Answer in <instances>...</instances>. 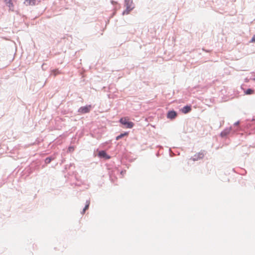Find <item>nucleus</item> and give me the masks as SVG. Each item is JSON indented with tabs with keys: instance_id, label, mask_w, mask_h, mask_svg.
I'll return each mask as SVG.
<instances>
[{
	"instance_id": "obj_19",
	"label": "nucleus",
	"mask_w": 255,
	"mask_h": 255,
	"mask_svg": "<svg viewBox=\"0 0 255 255\" xmlns=\"http://www.w3.org/2000/svg\"><path fill=\"white\" fill-rule=\"evenodd\" d=\"M111 2H112V4H114V3H116V2H115V1H113V0H112V1H111Z\"/></svg>"
},
{
	"instance_id": "obj_4",
	"label": "nucleus",
	"mask_w": 255,
	"mask_h": 255,
	"mask_svg": "<svg viewBox=\"0 0 255 255\" xmlns=\"http://www.w3.org/2000/svg\"><path fill=\"white\" fill-rule=\"evenodd\" d=\"M177 113L175 111L172 110L170 111L167 113V118L170 120H173L177 117Z\"/></svg>"
},
{
	"instance_id": "obj_2",
	"label": "nucleus",
	"mask_w": 255,
	"mask_h": 255,
	"mask_svg": "<svg viewBox=\"0 0 255 255\" xmlns=\"http://www.w3.org/2000/svg\"><path fill=\"white\" fill-rule=\"evenodd\" d=\"M91 108L92 106L90 105L81 107L78 109V112L80 114L88 113L91 111Z\"/></svg>"
},
{
	"instance_id": "obj_9",
	"label": "nucleus",
	"mask_w": 255,
	"mask_h": 255,
	"mask_svg": "<svg viewBox=\"0 0 255 255\" xmlns=\"http://www.w3.org/2000/svg\"><path fill=\"white\" fill-rule=\"evenodd\" d=\"M24 3L26 5H34L36 4V0H25Z\"/></svg>"
},
{
	"instance_id": "obj_1",
	"label": "nucleus",
	"mask_w": 255,
	"mask_h": 255,
	"mask_svg": "<svg viewBox=\"0 0 255 255\" xmlns=\"http://www.w3.org/2000/svg\"><path fill=\"white\" fill-rule=\"evenodd\" d=\"M125 6L126 7V8L122 13L123 15L128 14L135 7L132 0H125Z\"/></svg>"
},
{
	"instance_id": "obj_14",
	"label": "nucleus",
	"mask_w": 255,
	"mask_h": 255,
	"mask_svg": "<svg viewBox=\"0 0 255 255\" xmlns=\"http://www.w3.org/2000/svg\"><path fill=\"white\" fill-rule=\"evenodd\" d=\"M54 159L53 157H48L45 159V162L46 164H49L51 162V161Z\"/></svg>"
},
{
	"instance_id": "obj_20",
	"label": "nucleus",
	"mask_w": 255,
	"mask_h": 255,
	"mask_svg": "<svg viewBox=\"0 0 255 255\" xmlns=\"http://www.w3.org/2000/svg\"><path fill=\"white\" fill-rule=\"evenodd\" d=\"M254 80L255 81V78L254 79Z\"/></svg>"
},
{
	"instance_id": "obj_6",
	"label": "nucleus",
	"mask_w": 255,
	"mask_h": 255,
	"mask_svg": "<svg viewBox=\"0 0 255 255\" xmlns=\"http://www.w3.org/2000/svg\"><path fill=\"white\" fill-rule=\"evenodd\" d=\"M231 130H232V127L225 128L224 130H223L221 132V133H220L221 136L222 137H226L227 136V135H228L230 133Z\"/></svg>"
},
{
	"instance_id": "obj_7",
	"label": "nucleus",
	"mask_w": 255,
	"mask_h": 255,
	"mask_svg": "<svg viewBox=\"0 0 255 255\" xmlns=\"http://www.w3.org/2000/svg\"><path fill=\"white\" fill-rule=\"evenodd\" d=\"M98 156L100 158H103L105 159H110V156L107 154L106 152L104 150H101L98 153Z\"/></svg>"
},
{
	"instance_id": "obj_13",
	"label": "nucleus",
	"mask_w": 255,
	"mask_h": 255,
	"mask_svg": "<svg viewBox=\"0 0 255 255\" xmlns=\"http://www.w3.org/2000/svg\"><path fill=\"white\" fill-rule=\"evenodd\" d=\"M246 95H251L254 93V90L252 89H248L245 92Z\"/></svg>"
},
{
	"instance_id": "obj_18",
	"label": "nucleus",
	"mask_w": 255,
	"mask_h": 255,
	"mask_svg": "<svg viewBox=\"0 0 255 255\" xmlns=\"http://www.w3.org/2000/svg\"><path fill=\"white\" fill-rule=\"evenodd\" d=\"M73 150H74V148L73 147L70 146L69 147V150L70 151H73Z\"/></svg>"
},
{
	"instance_id": "obj_8",
	"label": "nucleus",
	"mask_w": 255,
	"mask_h": 255,
	"mask_svg": "<svg viewBox=\"0 0 255 255\" xmlns=\"http://www.w3.org/2000/svg\"><path fill=\"white\" fill-rule=\"evenodd\" d=\"M191 111V106L186 105L183 107L181 109V111L184 114H187L190 112Z\"/></svg>"
},
{
	"instance_id": "obj_12",
	"label": "nucleus",
	"mask_w": 255,
	"mask_h": 255,
	"mask_svg": "<svg viewBox=\"0 0 255 255\" xmlns=\"http://www.w3.org/2000/svg\"><path fill=\"white\" fill-rule=\"evenodd\" d=\"M128 134V132H125L124 133H121L120 135H119L118 136H117L116 137V140H119L121 138H122V137H123L124 136H126V135H127Z\"/></svg>"
},
{
	"instance_id": "obj_15",
	"label": "nucleus",
	"mask_w": 255,
	"mask_h": 255,
	"mask_svg": "<svg viewBox=\"0 0 255 255\" xmlns=\"http://www.w3.org/2000/svg\"><path fill=\"white\" fill-rule=\"evenodd\" d=\"M5 1L6 3L7 6H8L9 7H10L13 6V3L11 2V0H7L6 1V0H5Z\"/></svg>"
},
{
	"instance_id": "obj_17",
	"label": "nucleus",
	"mask_w": 255,
	"mask_h": 255,
	"mask_svg": "<svg viewBox=\"0 0 255 255\" xmlns=\"http://www.w3.org/2000/svg\"><path fill=\"white\" fill-rule=\"evenodd\" d=\"M239 124H240V121H237V122L235 123H234V125L235 126H237L239 125Z\"/></svg>"
},
{
	"instance_id": "obj_10",
	"label": "nucleus",
	"mask_w": 255,
	"mask_h": 255,
	"mask_svg": "<svg viewBox=\"0 0 255 255\" xmlns=\"http://www.w3.org/2000/svg\"><path fill=\"white\" fill-rule=\"evenodd\" d=\"M90 200H87L86 203V205L84 207V208L83 209L82 211L81 212V214H84L85 212V211L88 209L89 205H90Z\"/></svg>"
},
{
	"instance_id": "obj_5",
	"label": "nucleus",
	"mask_w": 255,
	"mask_h": 255,
	"mask_svg": "<svg viewBox=\"0 0 255 255\" xmlns=\"http://www.w3.org/2000/svg\"><path fill=\"white\" fill-rule=\"evenodd\" d=\"M204 154L203 152H199V153L195 154L193 157H192V160L193 161H197L199 159H202L203 158Z\"/></svg>"
},
{
	"instance_id": "obj_3",
	"label": "nucleus",
	"mask_w": 255,
	"mask_h": 255,
	"mask_svg": "<svg viewBox=\"0 0 255 255\" xmlns=\"http://www.w3.org/2000/svg\"><path fill=\"white\" fill-rule=\"evenodd\" d=\"M120 123L125 125L127 128H130L133 126V123L131 122H129L125 118H121L120 120Z\"/></svg>"
},
{
	"instance_id": "obj_11",
	"label": "nucleus",
	"mask_w": 255,
	"mask_h": 255,
	"mask_svg": "<svg viewBox=\"0 0 255 255\" xmlns=\"http://www.w3.org/2000/svg\"><path fill=\"white\" fill-rule=\"evenodd\" d=\"M60 74H61V72L58 69H54L51 71L50 75H53L54 77H55L56 76Z\"/></svg>"
},
{
	"instance_id": "obj_16",
	"label": "nucleus",
	"mask_w": 255,
	"mask_h": 255,
	"mask_svg": "<svg viewBox=\"0 0 255 255\" xmlns=\"http://www.w3.org/2000/svg\"><path fill=\"white\" fill-rule=\"evenodd\" d=\"M252 42H255V35H254L253 37L252 38V39L251 40Z\"/></svg>"
}]
</instances>
